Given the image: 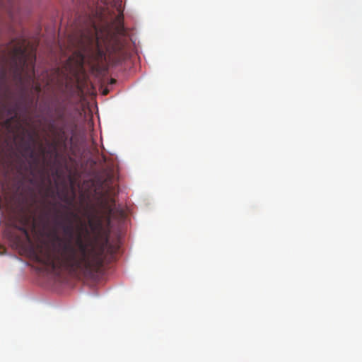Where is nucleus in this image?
<instances>
[{
    "instance_id": "nucleus-1",
    "label": "nucleus",
    "mask_w": 362,
    "mask_h": 362,
    "mask_svg": "<svg viewBox=\"0 0 362 362\" xmlns=\"http://www.w3.org/2000/svg\"><path fill=\"white\" fill-rule=\"evenodd\" d=\"M53 208L49 216V229L40 242L37 259L52 272L90 276L103 265V250L89 240L88 230L77 213Z\"/></svg>"
},
{
    "instance_id": "nucleus-2",
    "label": "nucleus",
    "mask_w": 362,
    "mask_h": 362,
    "mask_svg": "<svg viewBox=\"0 0 362 362\" xmlns=\"http://www.w3.org/2000/svg\"><path fill=\"white\" fill-rule=\"evenodd\" d=\"M7 112L11 116L0 121V130L5 134L7 145L15 146L24 158H64L65 155L77 156L84 147L85 133L64 107L54 109L44 139L35 129L23 126L16 108H8Z\"/></svg>"
},
{
    "instance_id": "nucleus-3",
    "label": "nucleus",
    "mask_w": 362,
    "mask_h": 362,
    "mask_svg": "<svg viewBox=\"0 0 362 362\" xmlns=\"http://www.w3.org/2000/svg\"><path fill=\"white\" fill-rule=\"evenodd\" d=\"M52 160H0V188L6 207L20 206L35 188L51 182L46 166Z\"/></svg>"
},
{
    "instance_id": "nucleus-4",
    "label": "nucleus",
    "mask_w": 362,
    "mask_h": 362,
    "mask_svg": "<svg viewBox=\"0 0 362 362\" xmlns=\"http://www.w3.org/2000/svg\"><path fill=\"white\" fill-rule=\"evenodd\" d=\"M82 59H87L93 66H99L121 49V46L109 33L103 31L95 24L87 34L81 35Z\"/></svg>"
},
{
    "instance_id": "nucleus-5",
    "label": "nucleus",
    "mask_w": 362,
    "mask_h": 362,
    "mask_svg": "<svg viewBox=\"0 0 362 362\" xmlns=\"http://www.w3.org/2000/svg\"><path fill=\"white\" fill-rule=\"evenodd\" d=\"M25 44L26 40L23 37L13 39L6 45L4 52L11 58L16 75L21 77L25 72L28 80L34 82L35 79L34 69L35 57H31L30 62H28V56Z\"/></svg>"
},
{
    "instance_id": "nucleus-6",
    "label": "nucleus",
    "mask_w": 362,
    "mask_h": 362,
    "mask_svg": "<svg viewBox=\"0 0 362 362\" xmlns=\"http://www.w3.org/2000/svg\"><path fill=\"white\" fill-rule=\"evenodd\" d=\"M112 179V175L110 174L103 180L99 179L97 182V188L95 189L100 194V197L98 198L99 205L103 210L108 222H110L115 206V189L113 186L110 185Z\"/></svg>"
},
{
    "instance_id": "nucleus-7",
    "label": "nucleus",
    "mask_w": 362,
    "mask_h": 362,
    "mask_svg": "<svg viewBox=\"0 0 362 362\" xmlns=\"http://www.w3.org/2000/svg\"><path fill=\"white\" fill-rule=\"evenodd\" d=\"M19 6L15 0H0V11L6 12L11 19H14Z\"/></svg>"
},
{
    "instance_id": "nucleus-8",
    "label": "nucleus",
    "mask_w": 362,
    "mask_h": 362,
    "mask_svg": "<svg viewBox=\"0 0 362 362\" xmlns=\"http://www.w3.org/2000/svg\"><path fill=\"white\" fill-rule=\"evenodd\" d=\"M88 225L93 232L99 230L102 227V221L100 218H95L94 219L92 217L88 216Z\"/></svg>"
},
{
    "instance_id": "nucleus-9",
    "label": "nucleus",
    "mask_w": 362,
    "mask_h": 362,
    "mask_svg": "<svg viewBox=\"0 0 362 362\" xmlns=\"http://www.w3.org/2000/svg\"><path fill=\"white\" fill-rule=\"evenodd\" d=\"M18 229L22 233L23 239L25 241L30 242V235L29 231L26 228V227L25 226H22L21 227H19Z\"/></svg>"
},
{
    "instance_id": "nucleus-10",
    "label": "nucleus",
    "mask_w": 362,
    "mask_h": 362,
    "mask_svg": "<svg viewBox=\"0 0 362 362\" xmlns=\"http://www.w3.org/2000/svg\"><path fill=\"white\" fill-rule=\"evenodd\" d=\"M72 197H69L67 195L64 196V201L67 203L69 205H71L75 199L76 194L74 188L72 187Z\"/></svg>"
},
{
    "instance_id": "nucleus-11",
    "label": "nucleus",
    "mask_w": 362,
    "mask_h": 362,
    "mask_svg": "<svg viewBox=\"0 0 362 362\" xmlns=\"http://www.w3.org/2000/svg\"><path fill=\"white\" fill-rule=\"evenodd\" d=\"M52 175H53V179L55 180H59L60 179V177H61V175H60V172L58 170H56L54 171V173H52Z\"/></svg>"
},
{
    "instance_id": "nucleus-12",
    "label": "nucleus",
    "mask_w": 362,
    "mask_h": 362,
    "mask_svg": "<svg viewBox=\"0 0 362 362\" xmlns=\"http://www.w3.org/2000/svg\"><path fill=\"white\" fill-rule=\"evenodd\" d=\"M35 89L37 92H40L41 91V86L40 84L39 83H36L35 84Z\"/></svg>"
},
{
    "instance_id": "nucleus-13",
    "label": "nucleus",
    "mask_w": 362,
    "mask_h": 362,
    "mask_svg": "<svg viewBox=\"0 0 362 362\" xmlns=\"http://www.w3.org/2000/svg\"><path fill=\"white\" fill-rule=\"evenodd\" d=\"M70 182H71V185H74V180L71 177H70Z\"/></svg>"
},
{
    "instance_id": "nucleus-14",
    "label": "nucleus",
    "mask_w": 362,
    "mask_h": 362,
    "mask_svg": "<svg viewBox=\"0 0 362 362\" xmlns=\"http://www.w3.org/2000/svg\"><path fill=\"white\" fill-rule=\"evenodd\" d=\"M17 242H18V243L21 242V238H17Z\"/></svg>"
}]
</instances>
